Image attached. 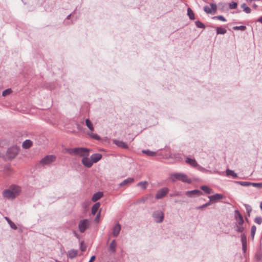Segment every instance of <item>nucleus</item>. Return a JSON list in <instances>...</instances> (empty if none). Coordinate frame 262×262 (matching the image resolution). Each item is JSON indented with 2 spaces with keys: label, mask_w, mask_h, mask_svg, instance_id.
I'll use <instances>...</instances> for the list:
<instances>
[{
  "label": "nucleus",
  "mask_w": 262,
  "mask_h": 262,
  "mask_svg": "<svg viewBox=\"0 0 262 262\" xmlns=\"http://www.w3.org/2000/svg\"><path fill=\"white\" fill-rule=\"evenodd\" d=\"M117 243L115 239H113L109 245V250L113 253L116 252Z\"/></svg>",
  "instance_id": "nucleus-22"
},
{
  "label": "nucleus",
  "mask_w": 262,
  "mask_h": 262,
  "mask_svg": "<svg viewBox=\"0 0 262 262\" xmlns=\"http://www.w3.org/2000/svg\"><path fill=\"white\" fill-rule=\"evenodd\" d=\"M85 124L91 131L93 132L94 130L93 124L89 119L85 120Z\"/></svg>",
  "instance_id": "nucleus-29"
},
{
  "label": "nucleus",
  "mask_w": 262,
  "mask_h": 262,
  "mask_svg": "<svg viewBox=\"0 0 262 262\" xmlns=\"http://www.w3.org/2000/svg\"><path fill=\"white\" fill-rule=\"evenodd\" d=\"M195 168H197V169H198L199 170L202 171V172L206 171V169L205 168L199 165V164H198V166H197Z\"/></svg>",
  "instance_id": "nucleus-52"
},
{
  "label": "nucleus",
  "mask_w": 262,
  "mask_h": 262,
  "mask_svg": "<svg viewBox=\"0 0 262 262\" xmlns=\"http://www.w3.org/2000/svg\"><path fill=\"white\" fill-rule=\"evenodd\" d=\"M169 189L167 187H163L157 191L155 198L160 200L165 197L168 193Z\"/></svg>",
  "instance_id": "nucleus-7"
},
{
  "label": "nucleus",
  "mask_w": 262,
  "mask_h": 262,
  "mask_svg": "<svg viewBox=\"0 0 262 262\" xmlns=\"http://www.w3.org/2000/svg\"><path fill=\"white\" fill-rule=\"evenodd\" d=\"M234 183L245 187L250 186L251 185V182H250L234 181Z\"/></svg>",
  "instance_id": "nucleus-34"
},
{
  "label": "nucleus",
  "mask_w": 262,
  "mask_h": 262,
  "mask_svg": "<svg viewBox=\"0 0 262 262\" xmlns=\"http://www.w3.org/2000/svg\"><path fill=\"white\" fill-rule=\"evenodd\" d=\"M237 6V4L236 2H232L229 5V8L230 9H236Z\"/></svg>",
  "instance_id": "nucleus-48"
},
{
  "label": "nucleus",
  "mask_w": 262,
  "mask_h": 262,
  "mask_svg": "<svg viewBox=\"0 0 262 262\" xmlns=\"http://www.w3.org/2000/svg\"><path fill=\"white\" fill-rule=\"evenodd\" d=\"M90 226V221L88 219L81 220L78 224V228L81 233H83L89 228Z\"/></svg>",
  "instance_id": "nucleus-4"
},
{
  "label": "nucleus",
  "mask_w": 262,
  "mask_h": 262,
  "mask_svg": "<svg viewBox=\"0 0 262 262\" xmlns=\"http://www.w3.org/2000/svg\"><path fill=\"white\" fill-rule=\"evenodd\" d=\"M256 262H262V253L260 251L256 252L255 255Z\"/></svg>",
  "instance_id": "nucleus-35"
},
{
  "label": "nucleus",
  "mask_w": 262,
  "mask_h": 262,
  "mask_svg": "<svg viewBox=\"0 0 262 262\" xmlns=\"http://www.w3.org/2000/svg\"><path fill=\"white\" fill-rule=\"evenodd\" d=\"M187 15L191 20H194L195 19L194 14L193 11L189 8L187 9Z\"/></svg>",
  "instance_id": "nucleus-36"
},
{
  "label": "nucleus",
  "mask_w": 262,
  "mask_h": 262,
  "mask_svg": "<svg viewBox=\"0 0 262 262\" xmlns=\"http://www.w3.org/2000/svg\"><path fill=\"white\" fill-rule=\"evenodd\" d=\"M260 208L261 210H262V202L260 204Z\"/></svg>",
  "instance_id": "nucleus-58"
},
{
  "label": "nucleus",
  "mask_w": 262,
  "mask_h": 262,
  "mask_svg": "<svg viewBox=\"0 0 262 262\" xmlns=\"http://www.w3.org/2000/svg\"><path fill=\"white\" fill-rule=\"evenodd\" d=\"M32 145V142L30 140H26L23 143L22 146L25 149L30 148Z\"/></svg>",
  "instance_id": "nucleus-26"
},
{
  "label": "nucleus",
  "mask_w": 262,
  "mask_h": 262,
  "mask_svg": "<svg viewBox=\"0 0 262 262\" xmlns=\"http://www.w3.org/2000/svg\"><path fill=\"white\" fill-rule=\"evenodd\" d=\"M113 143L116 145L117 146L121 147L123 149H127L128 148V146L126 143L118 140H114Z\"/></svg>",
  "instance_id": "nucleus-15"
},
{
  "label": "nucleus",
  "mask_w": 262,
  "mask_h": 262,
  "mask_svg": "<svg viewBox=\"0 0 262 262\" xmlns=\"http://www.w3.org/2000/svg\"><path fill=\"white\" fill-rule=\"evenodd\" d=\"M185 162L191 166L195 168L198 166V163L194 159H192L189 157H187L185 159Z\"/></svg>",
  "instance_id": "nucleus-18"
},
{
  "label": "nucleus",
  "mask_w": 262,
  "mask_h": 262,
  "mask_svg": "<svg viewBox=\"0 0 262 262\" xmlns=\"http://www.w3.org/2000/svg\"><path fill=\"white\" fill-rule=\"evenodd\" d=\"M254 222L258 225H260L262 223V217L259 216H256L254 219Z\"/></svg>",
  "instance_id": "nucleus-47"
},
{
  "label": "nucleus",
  "mask_w": 262,
  "mask_h": 262,
  "mask_svg": "<svg viewBox=\"0 0 262 262\" xmlns=\"http://www.w3.org/2000/svg\"><path fill=\"white\" fill-rule=\"evenodd\" d=\"M252 7L254 8V9H256L257 8V5L255 4H253V5H252Z\"/></svg>",
  "instance_id": "nucleus-57"
},
{
  "label": "nucleus",
  "mask_w": 262,
  "mask_h": 262,
  "mask_svg": "<svg viewBox=\"0 0 262 262\" xmlns=\"http://www.w3.org/2000/svg\"><path fill=\"white\" fill-rule=\"evenodd\" d=\"M12 93V90L11 89H7L4 91L2 93V96H6L9 94H10Z\"/></svg>",
  "instance_id": "nucleus-44"
},
{
  "label": "nucleus",
  "mask_w": 262,
  "mask_h": 262,
  "mask_svg": "<svg viewBox=\"0 0 262 262\" xmlns=\"http://www.w3.org/2000/svg\"><path fill=\"white\" fill-rule=\"evenodd\" d=\"M56 160V157L54 155H47L43 158L40 161L42 165H49L54 162Z\"/></svg>",
  "instance_id": "nucleus-5"
},
{
  "label": "nucleus",
  "mask_w": 262,
  "mask_h": 262,
  "mask_svg": "<svg viewBox=\"0 0 262 262\" xmlns=\"http://www.w3.org/2000/svg\"><path fill=\"white\" fill-rule=\"evenodd\" d=\"M210 205V202L209 201L201 206H199L196 207V209H203L205 208L206 207L209 206Z\"/></svg>",
  "instance_id": "nucleus-43"
},
{
  "label": "nucleus",
  "mask_w": 262,
  "mask_h": 262,
  "mask_svg": "<svg viewBox=\"0 0 262 262\" xmlns=\"http://www.w3.org/2000/svg\"><path fill=\"white\" fill-rule=\"evenodd\" d=\"M246 29L247 28L245 26H234L233 27V29L234 30H241L242 31H245Z\"/></svg>",
  "instance_id": "nucleus-41"
},
{
  "label": "nucleus",
  "mask_w": 262,
  "mask_h": 262,
  "mask_svg": "<svg viewBox=\"0 0 262 262\" xmlns=\"http://www.w3.org/2000/svg\"><path fill=\"white\" fill-rule=\"evenodd\" d=\"M75 13V11H74V12L71 13L70 14H69V15L67 16V17H66V19L64 21V23L66 25H69L72 24L74 21H75L76 20V19H77V17L74 20H72L71 21H69V20L70 19V18H71V17L72 16L73 17H74V14Z\"/></svg>",
  "instance_id": "nucleus-23"
},
{
  "label": "nucleus",
  "mask_w": 262,
  "mask_h": 262,
  "mask_svg": "<svg viewBox=\"0 0 262 262\" xmlns=\"http://www.w3.org/2000/svg\"><path fill=\"white\" fill-rule=\"evenodd\" d=\"M226 174L227 176L232 177L233 178H237V174L235 173L233 170L227 169L226 170Z\"/></svg>",
  "instance_id": "nucleus-25"
},
{
  "label": "nucleus",
  "mask_w": 262,
  "mask_h": 262,
  "mask_svg": "<svg viewBox=\"0 0 262 262\" xmlns=\"http://www.w3.org/2000/svg\"><path fill=\"white\" fill-rule=\"evenodd\" d=\"M235 231L238 233H243L245 230V228L243 225H235Z\"/></svg>",
  "instance_id": "nucleus-38"
},
{
  "label": "nucleus",
  "mask_w": 262,
  "mask_h": 262,
  "mask_svg": "<svg viewBox=\"0 0 262 262\" xmlns=\"http://www.w3.org/2000/svg\"><path fill=\"white\" fill-rule=\"evenodd\" d=\"M210 8L208 6H205L204 7V11L207 14L214 13L217 10V6L214 3H211L210 4Z\"/></svg>",
  "instance_id": "nucleus-10"
},
{
  "label": "nucleus",
  "mask_w": 262,
  "mask_h": 262,
  "mask_svg": "<svg viewBox=\"0 0 262 262\" xmlns=\"http://www.w3.org/2000/svg\"><path fill=\"white\" fill-rule=\"evenodd\" d=\"M256 226L255 225H253L251 228V235H250L252 239H254V235H255V234L256 232Z\"/></svg>",
  "instance_id": "nucleus-40"
},
{
  "label": "nucleus",
  "mask_w": 262,
  "mask_h": 262,
  "mask_svg": "<svg viewBox=\"0 0 262 262\" xmlns=\"http://www.w3.org/2000/svg\"><path fill=\"white\" fill-rule=\"evenodd\" d=\"M203 194L202 192L198 189H194L185 192V195L189 198H194Z\"/></svg>",
  "instance_id": "nucleus-9"
},
{
  "label": "nucleus",
  "mask_w": 262,
  "mask_h": 262,
  "mask_svg": "<svg viewBox=\"0 0 262 262\" xmlns=\"http://www.w3.org/2000/svg\"><path fill=\"white\" fill-rule=\"evenodd\" d=\"M102 157V155L99 153L94 154L91 156V159H92L93 163L98 162L101 159Z\"/></svg>",
  "instance_id": "nucleus-19"
},
{
  "label": "nucleus",
  "mask_w": 262,
  "mask_h": 262,
  "mask_svg": "<svg viewBox=\"0 0 262 262\" xmlns=\"http://www.w3.org/2000/svg\"><path fill=\"white\" fill-rule=\"evenodd\" d=\"M6 220L7 221L8 224H9L11 228L14 230H16L17 229V226L11 221L8 217H6Z\"/></svg>",
  "instance_id": "nucleus-37"
},
{
  "label": "nucleus",
  "mask_w": 262,
  "mask_h": 262,
  "mask_svg": "<svg viewBox=\"0 0 262 262\" xmlns=\"http://www.w3.org/2000/svg\"><path fill=\"white\" fill-rule=\"evenodd\" d=\"M66 150L71 155L79 156L82 158L86 156H89L90 149L85 147L67 148Z\"/></svg>",
  "instance_id": "nucleus-1"
},
{
  "label": "nucleus",
  "mask_w": 262,
  "mask_h": 262,
  "mask_svg": "<svg viewBox=\"0 0 262 262\" xmlns=\"http://www.w3.org/2000/svg\"><path fill=\"white\" fill-rule=\"evenodd\" d=\"M100 204L99 203H96L92 206V210H91V212H92V214L95 215L97 213V212L100 207Z\"/></svg>",
  "instance_id": "nucleus-27"
},
{
  "label": "nucleus",
  "mask_w": 262,
  "mask_h": 262,
  "mask_svg": "<svg viewBox=\"0 0 262 262\" xmlns=\"http://www.w3.org/2000/svg\"><path fill=\"white\" fill-rule=\"evenodd\" d=\"M103 196V193L101 192H97L93 194L92 200L93 202H95L100 198H101Z\"/></svg>",
  "instance_id": "nucleus-24"
},
{
  "label": "nucleus",
  "mask_w": 262,
  "mask_h": 262,
  "mask_svg": "<svg viewBox=\"0 0 262 262\" xmlns=\"http://www.w3.org/2000/svg\"><path fill=\"white\" fill-rule=\"evenodd\" d=\"M19 147L17 146H12L9 148L7 151L6 157L9 160L13 159L18 154Z\"/></svg>",
  "instance_id": "nucleus-2"
},
{
  "label": "nucleus",
  "mask_w": 262,
  "mask_h": 262,
  "mask_svg": "<svg viewBox=\"0 0 262 262\" xmlns=\"http://www.w3.org/2000/svg\"><path fill=\"white\" fill-rule=\"evenodd\" d=\"M212 19H216L223 21H226V19L222 15H218L216 16H214L212 17Z\"/></svg>",
  "instance_id": "nucleus-45"
},
{
  "label": "nucleus",
  "mask_w": 262,
  "mask_h": 262,
  "mask_svg": "<svg viewBox=\"0 0 262 262\" xmlns=\"http://www.w3.org/2000/svg\"><path fill=\"white\" fill-rule=\"evenodd\" d=\"M100 212H99V213H98V214H97V215H96V217H95V221H96V222H99V218H100Z\"/></svg>",
  "instance_id": "nucleus-54"
},
{
  "label": "nucleus",
  "mask_w": 262,
  "mask_h": 262,
  "mask_svg": "<svg viewBox=\"0 0 262 262\" xmlns=\"http://www.w3.org/2000/svg\"><path fill=\"white\" fill-rule=\"evenodd\" d=\"M227 31L225 29L222 27L216 28V34H225Z\"/></svg>",
  "instance_id": "nucleus-39"
},
{
  "label": "nucleus",
  "mask_w": 262,
  "mask_h": 262,
  "mask_svg": "<svg viewBox=\"0 0 262 262\" xmlns=\"http://www.w3.org/2000/svg\"><path fill=\"white\" fill-rule=\"evenodd\" d=\"M148 182L147 181L140 182L137 184V186L141 187L143 190H145L147 188Z\"/></svg>",
  "instance_id": "nucleus-30"
},
{
  "label": "nucleus",
  "mask_w": 262,
  "mask_h": 262,
  "mask_svg": "<svg viewBox=\"0 0 262 262\" xmlns=\"http://www.w3.org/2000/svg\"><path fill=\"white\" fill-rule=\"evenodd\" d=\"M208 198L209 199V202L210 203L222 200L223 198V195L220 193H216L214 195L208 196Z\"/></svg>",
  "instance_id": "nucleus-14"
},
{
  "label": "nucleus",
  "mask_w": 262,
  "mask_h": 262,
  "mask_svg": "<svg viewBox=\"0 0 262 262\" xmlns=\"http://www.w3.org/2000/svg\"><path fill=\"white\" fill-rule=\"evenodd\" d=\"M78 254V250L75 249H71L68 252V257L70 259H73L76 257Z\"/></svg>",
  "instance_id": "nucleus-20"
},
{
  "label": "nucleus",
  "mask_w": 262,
  "mask_h": 262,
  "mask_svg": "<svg viewBox=\"0 0 262 262\" xmlns=\"http://www.w3.org/2000/svg\"><path fill=\"white\" fill-rule=\"evenodd\" d=\"M121 230V225L117 223L116 224L115 226L113 228L112 230V234L114 237H117Z\"/></svg>",
  "instance_id": "nucleus-16"
},
{
  "label": "nucleus",
  "mask_w": 262,
  "mask_h": 262,
  "mask_svg": "<svg viewBox=\"0 0 262 262\" xmlns=\"http://www.w3.org/2000/svg\"><path fill=\"white\" fill-rule=\"evenodd\" d=\"M234 219L236 222V224H238L239 225H243L244 223L243 216L238 210L234 211Z\"/></svg>",
  "instance_id": "nucleus-8"
},
{
  "label": "nucleus",
  "mask_w": 262,
  "mask_h": 262,
  "mask_svg": "<svg viewBox=\"0 0 262 262\" xmlns=\"http://www.w3.org/2000/svg\"><path fill=\"white\" fill-rule=\"evenodd\" d=\"M182 195V192L177 191L172 193L170 194V196L173 197L176 196H180Z\"/></svg>",
  "instance_id": "nucleus-50"
},
{
  "label": "nucleus",
  "mask_w": 262,
  "mask_h": 262,
  "mask_svg": "<svg viewBox=\"0 0 262 262\" xmlns=\"http://www.w3.org/2000/svg\"><path fill=\"white\" fill-rule=\"evenodd\" d=\"M83 242H81L80 243V250L81 251L84 252L86 250V247L83 246Z\"/></svg>",
  "instance_id": "nucleus-53"
},
{
  "label": "nucleus",
  "mask_w": 262,
  "mask_h": 262,
  "mask_svg": "<svg viewBox=\"0 0 262 262\" xmlns=\"http://www.w3.org/2000/svg\"><path fill=\"white\" fill-rule=\"evenodd\" d=\"M3 196L4 198L8 199L13 200L15 198L10 188H9V189H5L3 191Z\"/></svg>",
  "instance_id": "nucleus-11"
},
{
  "label": "nucleus",
  "mask_w": 262,
  "mask_h": 262,
  "mask_svg": "<svg viewBox=\"0 0 262 262\" xmlns=\"http://www.w3.org/2000/svg\"><path fill=\"white\" fill-rule=\"evenodd\" d=\"M241 8H243V11L247 14L251 13V9L248 7L245 3H243L241 5Z\"/></svg>",
  "instance_id": "nucleus-33"
},
{
  "label": "nucleus",
  "mask_w": 262,
  "mask_h": 262,
  "mask_svg": "<svg viewBox=\"0 0 262 262\" xmlns=\"http://www.w3.org/2000/svg\"><path fill=\"white\" fill-rule=\"evenodd\" d=\"M87 134L92 139H95L98 141H100L101 140V137L99 136H98L97 134H94L92 132H88Z\"/></svg>",
  "instance_id": "nucleus-28"
},
{
  "label": "nucleus",
  "mask_w": 262,
  "mask_h": 262,
  "mask_svg": "<svg viewBox=\"0 0 262 262\" xmlns=\"http://www.w3.org/2000/svg\"><path fill=\"white\" fill-rule=\"evenodd\" d=\"M148 199V196H145V197L142 198L138 200V203H144Z\"/></svg>",
  "instance_id": "nucleus-51"
},
{
  "label": "nucleus",
  "mask_w": 262,
  "mask_h": 262,
  "mask_svg": "<svg viewBox=\"0 0 262 262\" xmlns=\"http://www.w3.org/2000/svg\"><path fill=\"white\" fill-rule=\"evenodd\" d=\"M135 181V179L133 178H128L124 181H123L121 183H120L119 186L123 187L125 185L130 184L133 183Z\"/></svg>",
  "instance_id": "nucleus-21"
},
{
  "label": "nucleus",
  "mask_w": 262,
  "mask_h": 262,
  "mask_svg": "<svg viewBox=\"0 0 262 262\" xmlns=\"http://www.w3.org/2000/svg\"><path fill=\"white\" fill-rule=\"evenodd\" d=\"M96 258V257L95 255H93L91 256L90 260L89 261V262H94V261L95 260Z\"/></svg>",
  "instance_id": "nucleus-55"
},
{
  "label": "nucleus",
  "mask_w": 262,
  "mask_h": 262,
  "mask_svg": "<svg viewBox=\"0 0 262 262\" xmlns=\"http://www.w3.org/2000/svg\"><path fill=\"white\" fill-rule=\"evenodd\" d=\"M75 236H76V237H78V235L77 234H76V233H75Z\"/></svg>",
  "instance_id": "nucleus-59"
},
{
  "label": "nucleus",
  "mask_w": 262,
  "mask_h": 262,
  "mask_svg": "<svg viewBox=\"0 0 262 262\" xmlns=\"http://www.w3.org/2000/svg\"><path fill=\"white\" fill-rule=\"evenodd\" d=\"M154 221L157 223H162L164 219V214L161 210H156L152 213Z\"/></svg>",
  "instance_id": "nucleus-6"
},
{
  "label": "nucleus",
  "mask_w": 262,
  "mask_h": 262,
  "mask_svg": "<svg viewBox=\"0 0 262 262\" xmlns=\"http://www.w3.org/2000/svg\"><path fill=\"white\" fill-rule=\"evenodd\" d=\"M256 21L260 23H262V16L259 17Z\"/></svg>",
  "instance_id": "nucleus-56"
},
{
  "label": "nucleus",
  "mask_w": 262,
  "mask_h": 262,
  "mask_svg": "<svg viewBox=\"0 0 262 262\" xmlns=\"http://www.w3.org/2000/svg\"><path fill=\"white\" fill-rule=\"evenodd\" d=\"M171 177L173 181L178 180L188 184L191 183V180L184 173H174L171 175Z\"/></svg>",
  "instance_id": "nucleus-3"
},
{
  "label": "nucleus",
  "mask_w": 262,
  "mask_h": 262,
  "mask_svg": "<svg viewBox=\"0 0 262 262\" xmlns=\"http://www.w3.org/2000/svg\"><path fill=\"white\" fill-rule=\"evenodd\" d=\"M142 151L143 154H145V155L149 157H154L156 155V152L150 151L148 149L143 150Z\"/></svg>",
  "instance_id": "nucleus-32"
},
{
  "label": "nucleus",
  "mask_w": 262,
  "mask_h": 262,
  "mask_svg": "<svg viewBox=\"0 0 262 262\" xmlns=\"http://www.w3.org/2000/svg\"><path fill=\"white\" fill-rule=\"evenodd\" d=\"M245 207L248 213V215L250 216V213L252 211L251 207L249 205H245Z\"/></svg>",
  "instance_id": "nucleus-49"
},
{
  "label": "nucleus",
  "mask_w": 262,
  "mask_h": 262,
  "mask_svg": "<svg viewBox=\"0 0 262 262\" xmlns=\"http://www.w3.org/2000/svg\"><path fill=\"white\" fill-rule=\"evenodd\" d=\"M89 156H86L81 160L82 164L86 167L90 168L92 166L93 163L92 159L88 158Z\"/></svg>",
  "instance_id": "nucleus-12"
},
{
  "label": "nucleus",
  "mask_w": 262,
  "mask_h": 262,
  "mask_svg": "<svg viewBox=\"0 0 262 262\" xmlns=\"http://www.w3.org/2000/svg\"><path fill=\"white\" fill-rule=\"evenodd\" d=\"M195 24L198 28H203V29H204L205 28V25L199 20L196 21L195 22Z\"/></svg>",
  "instance_id": "nucleus-42"
},
{
  "label": "nucleus",
  "mask_w": 262,
  "mask_h": 262,
  "mask_svg": "<svg viewBox=\"0 0 262 262\" xmlns=\"http://www.w3.org/2000/svg\"><path fill=\"white\" fill-rule=\"evenodd\" d=\"M9 188L15 198L16 196L18 195L21 192V188L17 185H12L9 187Z\"/></svg>",
  "instance_id": "nucleus-13"
},
{
  "label": "nucleus",
  "mask_w": 262,
  "mask_h": 262,
  "mask_svg": "<svg viewBox=\"0 0 262 262\" xmlns=\"http://www.w3.org/2000/svg\"><path fill=\"white\" fill-rule=\"evenodd\" d=\"M241 242L242 244V250L244 253H245L247 250V237L245 234L241 235Z\"/></svg>",
  "instance_id": "nucleus-17"
},
{
  "label": "nucleus",
  "mask_w": 262,
  "mask_h": 262,
  "mask_svg": "<svg viewBox=\"0 0 262 262\" xmlns=\"http://www.w3.org/2000/svg\"><path fill=\"white\" fill-rule=\"evenodd\" d=\"M201 189L207 194L212 193V189L206 185H203L201 187Z\"/></svg>",
  "instance_id": "nucleus-31"
},
{
  "label": "nucleus",
  "mask_w": 262,
  "mask_h": 262,
  "mask_svg": "<svg viewBox=\"0 0 262 262\" xmlns=\"http://www.w3.org/2000/svg\"><path fill=\"white\" fill-rule=\"evenodd\" d=\"M251 186L257 187L258 189H261L262 188V183H252V182H251Z\"/></svg>",
  "instance_id": "nucleus-46"
}]
</instances>
